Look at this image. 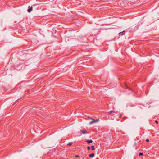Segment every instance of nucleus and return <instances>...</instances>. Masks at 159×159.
Here are the masks:
<instances>
[{
    "label": "nucleus",
    "mask_w": 159,
    "mask_h": 159,
    "mask_svg": "<svg viewBox=\"0 0 159 159\" xmlns=\"http://www.w3.org/2000/svg\"><path fill=\"white\" fill-rule=\"evenodd\" d=\"M91 119H92L93 120L89 122V124L90 125L97 122L99 121V120H95L93 118H91Z\"/></svg>",
    "instance_id": "obj_1"
},
{
    "label": "nucleus",
    "mask_w": 159,
    "mask_h": 159,
    "mask_svg": "<svg viewBox=\"0 0 159 159\" xmlns=\"http://www.w3.org/2000/svg\"><path fill=\"white\" fill-rule=\"evenodd\" d=\"M30 6H29V7H29V9L28 10H27V11H28V12H29V13L30 12L32 11V8H32V7H30Z\"/></svg>",
    "instance_id": "obj_2"
},
{
    "label": "nucleus",
    "mask_w": 159,
    "mask_h": 159,
    "mask_svg": "<svg viewBox=\"0 0 159 159\" xmlns=\"http://www.w3.org/2000/svg\"><path fill=\"white\" fill-rule=\"evenodd\" d=\"M81 132L82 133L84 134H85L87 133V131L86 130H81Z\"/></svg>",
    "instance_id": "obj_3"
},
{
    "label": "nucleus",
    "mask_w": 159,
    "mask_h": 159,
    "mask_svg": "<svg viewBox=\"0 0 159 159\" xmlns=\"http://www.w3.org/2000/svg\"><path fill=\"white\" fill-rule=\"evenodd\" d=\"M94 156V153H92L89 155V156L90 157H93Z\"/></svg>",
    "instance_id": "obj_4"
},
{
    "label": "nucleus",
    "mask_w": 159,
    "mask_h": 159,
    "mask_svg": "<svg viewBox=\"0 0 159 159\" xmlns=\"http://www.w3.org/2000/svg\"><path fill=\"white\" fill-rule=\"evenodd\" d=\"M87 142L88 143H90L93 142V141L90 140H87Z\"/></svg>",
    "instance_id": "obj_5"
},
{
    "label": "nucleus",
    "mask_w": 159,
    "mask_h": 159,
    "mask_svg": "<svg viewBox=\"0 0 159 159\" xmlns=\"http://www.w3.org/2000/svg\"><path fill=\"white\" fill-rule=\"evenodd\" d=\"M112 112H114V111H113V110L110 111L109 112V114H110L111 113H112Z\"/></svg>",
    "instance_id": "obj_6"
},
{
    "label": "nucleus",
    "mask_w": 159,
    "mask_h": 159,
    "mask_svg": "<svg viewBox=\"0 0 159 159\" xmlns=\"http://www.w3.org/2000/svg\"><path fill=\"white\" fill-rule=\"evenodd\" d=\"M91 148H92V150H95V148H94V146L93 145L91 146Z\"/></svg>",
    "instance_id": "obj_7"
},
{
    "label": "nucleus",
    "mask_w": 159,
    "mask_h": 159,
    "mask_svg": "<svg viewBox=\"0 0 159 159\" xmlns=\"http://www.w3.org/2000/svg\"><path fill=\"white\" fill-rule=\"evenodd\" d=\"M72 144V143L71 142L69 143L67 145L69 146H71Z\"/></svg>",
    "instance_id": "obj_8"
},
{
    "label": "nucleus",
    "mask_w": 159,
    "mask_h": 159,
    "mask_svg": "<svg viewBox=\"0 0 159 159\" xmlns=\"http://www.w3.org/2000/svg\"><path fill=\"white\" fill-rule=\"evenodd\" d=\"M143 155V153H139V156H142Z\"/></svg>",
    "instance_id": "obj_9"
},
{
    "label": "nucleus",
    "mask_w": 159,
    "mask_h": 159,
    "mask_svg": "<svg viewBox=\"0 0 159 159\" xmlns=\"http://www.w3.org/2000/svg\"><path fill=\"white\" fill-rule=\"evenodd\" d=\"M125 86L126 88L129 89L130 90H131L129 88L127 85L126 84Z\"/></svg>",
    "instance_id": "obj_10"
},
{
    "label": "nucleus",
    "mask_w": 159,
    "mask_h": 159,
    "mask_svg": "<svg viewBox=\"0 0 159 159\" xmlns=\"http://www.w3.org/2000/svg\"><path fill=\"white\" fill-rule=\"evenodd\" d=\"M87 148H88V150H89L90 149V147L88 146V147H87Z\"/></svg>",
    "instance_id": "obj_11"
},
{
    "label": "nucleus",
    "mask_w": 159,
    "mask_h": 159,
    "mask_svg": "<svg viewBox=\"0 0 159 159\" xmlns=\"http://www.w3.org/2000/svg\"><path fill=\"white\" fill-rule=\"evenodd\" d=\"M146 141L147 142H148L149 141V140L148 139H146Z\"/></svg>",
    "instance_id": "obj_12"
},
{
    "label": "nucleus",
    "mask_w": 159,
    "mask_h": 159,
    "mask_svg": "<svg viewBox=\"0 0 159 159\" xmlns=\"http://www.w3.org/2000/svg\"><path fill=\"white\" fill-rule=\"evenodd\" d=\"M124 32V31H123L122 32H120L119 33V34H121V33H123V32Z\"/></svg>",
    "instance_id": "obj_13"
},
{
    "label": "nucleus",
    "mask_w": 159,
    "mask_h": 159,
    "mask_svg": "<svg viewBox=\"0 0 159 159\" xmlns=\"http://www.w3.org/2000/svg\"><path fill=\"white\" fill-rule=\"evenodd\" d=\"M155 123H157H157H158V121H157L156 120V121H155Z\"/></svg>",
    "instance_id": "obj_14"
},
{
    "label": "nucleus",
    "mask_w": 159,
    "mask_h": 159,
    "mask_svg": "<svg viewBox=\"0 0 159 159\" xmlns=\"http://www.w3.org/2000/svg\"><path fill=\"white\" fill-rule=\"evenodd\" d=\"M75 157H79V155H76L75 156Z\"/></svg>",
    "instance_id": "obj_15"
},
{
    "label": "nucleus",
    "mask_w": 159,
    "mask_h": 159,
    "mask_svg": "<svg viewBox=\"0 0 159 159\" xmlns=\"http://www.w3.org/2000/svg\"><path fill=\"white\" fill-rule=\"evenodd\" d=\"M124 33H123V34H122V35H124Z\"/></svg>",
    "instance_id": "obj_16"
},
{
    "label": "nucleus",
    "mask_w": 159,
    "mask_h": 159,
    "mask_svg": "<svg viewBox=\"0 0 159 159\" xmlns=\"http://www.w3.org/2000/svg\"><path fill=\"white\" fill-rule=\"evenodd\" d=\"M83 159H84V158H83Z\"/></svg>",
    "instance_id": "obj_17"
}]
</instances>
